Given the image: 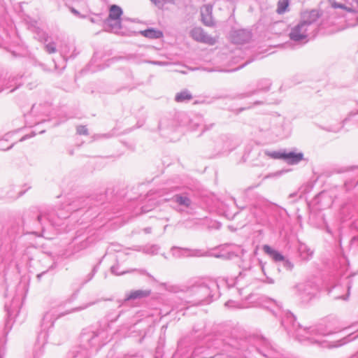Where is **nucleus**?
Returning a JSON list of instances; mask_svg holds the SVG:
<instances>
[{
    "label": "nucleus",
    "instance_id": "f257e3e1",
    "mask_svg": "<svg viewBox=\"0 0 358 358\" xmlns=\"http://www.w3.org/2000/svg\"><path fill=\"white\" fill-rule=\"evenodd\" d=\"M191 35L194 40L208 45L215 44L217 38V36H210L207 34L200 27L193 29L191 31Z\"/></svg>",
    "mask_w": 358,
    "mask_h": 358
},
{
    "label": "nucleus",
    "instance_id": "f03ea898",
    "mask_svg": "<svg viewBox=\"0 0 358 358\" xmlns=\"http://www.w3.org/2000/svg\"><path fill=\"white\" fill-rule=\"evenodd\" d=\"M212 10L213 7L211 5H205L201 9V20L207 26H212L214 24Z\"/></svg>",
    "mask_w": 358,
    "mask_h": 358
},
{
    "label": "nucleus",
    "instance_id": "7ed1b4c3",
    "mask_svg": "<svg viewBox=\"0 0 358 358\" xmlns=\"http://www.w3.org/2000/svg\"><path fill=\"white\" fill-rule=\"evenodd\" d=\"M151 292L149 289L135 290L127 294L126 300H134L136 299H142L148 296Z\"/></svg>",
    "mask_w": 358,
    "mask_h": 358
},
{
    "label": "nucleus",
    "instance_id": "20e7f679",
    "mask_svg": "<svg viewBox=\"0 0 358 358\" xmlns=\"http://www.w3.org/2000/svg\"><path fill=\"white\" fill-rule=\"evenodd\" d=\"M263 250L274 261H275V262H282V261L284 260V257L280 252H278L277 250H273L269 245H264Z\"/></svg>",
    "mask_w": 358,
    "mask_h": 358
},
{
    "label": "nucleus",
    "instance_id": "39448f33",
    "mask_svg": "<svg viewBox=\"0 0 358 358\" xmlns=\"http://www.w3.org/2000/svg\"><path fill=\"white\" fill-rule=\"evenodd\" d=\"M122 10L121 8L116 5H112L109 10L108 18L112 20H120Z\"/></svg>",
    "mask_w": 358,
    "mask_h": 358
},
{
    "label": "nucleus",
    "instance_id": "423d86ee",
    "mask_svg": "<svg viewBox=\"0 0 358 358\" xmlns=\"http://www.w3.org/2000/svg\"><path fill=\"white\" fill-rule=\"evenodd\" d=\"M143 36L148 38H159L163 36V33L160 30L155 29H148L141 31Z\"/></svg>",
    "mask_w": 358,
    "mask_h": 358
},
{
    "label": "nucleus",
    "instance_id": "0eeeda50",
    "mask_svg": "<svg viewBox=\"0 0 358 358\" xmlns=\"http://www.w3.org/2000/svg\"><path fill=\"white\" fill-rule=\"evenodd\" d=\"M291 39L294 41H301L306 38V34L302 31L301 26H297L294 28L289 34Z\"/></svg>",
    "mask_w": 358,
    "mask_h": 358
},
{
    "label": "nucleus",
    "instance_id": "6e6552de",
    "mask_svg": "<svg viewBox=\"0 0 358 358\" xmlns=\"http://www.w3.org/2000/svg\"><path fill=\"white\" fill-rule=\"evenodd\" d=\"M282 157L287 159L289 163L294 164L300 162L303 159V155L301 153L296 154L290 152L282 155Z\"/></svg>",
    "mask_w": 358,
    "mask_h": 358
},
{
    "label": "nucleus",
    "instance_id": "1a4fd4ad",
    "mask_svg": "<svg viewBox=\"0 0 358 358\" xmlns=\"http://www.w3.org/2000/svg\"><path fill=\"white\" fill-rule=\"evenodd\" d=\"M192 96L191 94L187 91H182L180 93H178L176 95V101L177 102H183L185 101H188L192 99Z\"/></svg>",
    "mask_w": 358,
    "mask_h": 358
},
{
    "label": "nucleus",
    "instance_id": "9d476101",
    "mask_svg": "<svg viewBox=\"0 0 358 358\" xmlns=\"http://www.w3.org/2000/svg\"><path fill=\"white\" fill-rule=\"evenodd\" d=\"M175 200L178 204L185 206L186 207H189L191 204V201L189 198L185 197V196H182L180 195H176Z\"/></svg>",
    "mask_w": 358,
    "mask_h": 358
},
{
    "label": "nucleus",
    "instance_id": "9b49d317",
    "mask_svg": "<svg viewBox=\"0 0 358 358\" xmlns=\"http://www.w3.org/2000/svg\"><path fill=\"white\" fill-rule=\"evenodd\" d=\"M289 6V0H281L278 3L277 11L278 13H284Z\"/></svg>",
    "mask_w": 358,
    "mask_h": 358
},
{
    "label": "nucleus",
    "instance_id": "f8f14e48",
    "mask_svg": "<svg viewBox=\"0 0 358 358\" xmlns=\"http://www.w3.org/2000/svg\"><path fill=\"white\" fill-rule=\"evenodd\" d=\"M45 48H46L47 52L50 54L54 53L56 51V48H55V45L54 43L48 44L45 46Z\"/></svg>",
    "mask_w": 358,
    "mask_h": 358
},
{
    "label": "nucleus",
    "instance_id": "ddd939ff",
    "mask_svg": "<svg viewBox=\"0 0 358 358\" xmlns=\"http://www.w3.org/2000/svg\"><path fill=\"white\" fill-rule=\"evenodd\" d=\"M332 6L335 8H343V9H345L348 11H350L351 10L350 9H348L347 8H345L344 6L341 5V4H339V3H334L332 4Z\"/></svg>",
    "mask_w": 358,
    "mask_h": 358
}]
</instances>
